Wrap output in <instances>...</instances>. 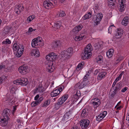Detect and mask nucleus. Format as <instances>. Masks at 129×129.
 Returning <instances> with one entry per match:
<instances>
[{
	"mask_svg": "<svg viewBox=\"0 0 129 129\" xmlns=\"http://www.w3.org/2000/svg\"><path fill=\"white\" fill-rule=\"evenodd\" d=\"M73 53L72 48L71 47H70L66 50L62 51L61 53V55L62 57L69 58L72 56Z\"/></svg>",
	"mask_w": 129,
	"mask_h": 129,
	"instance_id": "nucleus-4",
	"label": "nucleus"
},
{
	"mask_svg": "<svg viewBox=\"0 0 129 129\" xmlns=\"http://www.w3.org/2000/svg\"><path fill=\"white\" fill-rule=\"evenodd\" d=\"M91 72V71H89L86 73V74L83 77V79L84 80H87L88 79V76L90 74V73Z\"/></svg>",
	"mask_w": 129,
	"mask_h": 129,
	"instance_id": "nucleus-49",
	"label": "nucleus"
},
{
	"mask_svg": "<svg viewBox=\"0 0 129 129\" xmlns=\"http://www.w3.org/2000/svg\"><path fill=\"white\" fill-rule=\"evenodd\" d=\"M66 14L64 12L61 11L58 12L57 14V17H63L65 16Z\"/></svg>",
	"mask_w": 129,
	"mask_h": 129,
	"instance_id": "nucleus-42",
	"label": "nucleus"
},
{
	"mask_svg": "<svg viewBox=\"0 0 129 129\" xmlns=\"http://www.w3.org/2000/svg\"><path fill=\"white\" fill-rule=\"evenodd\" d=\"M60 93L58 89H56L52 91L51 93V96L52 97L56 96L59 94Z\"/></svg>",
	"mask_w": 129,
	"mask_h": 129,
	"instance_id": "nucleus-24",
	"label": "nucleus"
},
{
	"mask_svg": "<svg viewBox=\"0 0 129 129\" xmlns=\"http://www.w3.org/2000/svg\"><path fill=\"white\" fill-rule=\"evenodd\" d=\"M89 84L88 81H80L75 86L78 88L80 89L83 88L85 86Z\"/></svg>",
	"mask_w": 129,
	"mask_h": 129,
	"instance_id": "nucleus-6",
	"label": "nucleus"
},
{
	"mask_svg": "<svg viewBox=\"0 0 129 129\" xmlns=\"http://www.w3.org/2000/svg\"><path fill=\"white\" fill-rule=\"evenodd\" d=\"M93 100L94 101H93V102H101L100 101V100L99 99H98L97 98H94Z\"/></svg>",
	"mask_w": 129,
	"mask_h": 129,
	"instance_id": "nucleus-61",
	"label": "nucleus"
},
{
	"mask_svg": "<svg viewBox=\"0 0 129 129\" xmlns=\"http://www.w3.org/2000/svg\"><path fill=\"white\" fill-rule=\"evenodd\" d=\"M103 60V56L101 55H99L96 58L95 61L97 63H99L102 62Z\"/></svg>",
	"mask_w": 129,
	"mask_h": 129,
	"instance_id": "nucleus-32",
	"label": "nucleus"
},
{
	"mask_svg": "<svg viewBox=\"0 0 129 129\" xmlns=\"http://www.w3.org/2000/svg\"><path fill=\"white\" fill-rule=\"evenodd\" d=\"M24 7L23 6H17L15 9V11L17 14H19L20 12L23 10Z\"/></svg>",
	"mask_w": 129,
	"mask_h": 129,
	"instance_id": "nucleus-19",
	"label": "nucleus"
},
{
	"mask_svg": "<svg viewBox=\"0 0 129 129\" xmlns=\"http://www.w3.org/2000/svg\"><path fill=\"white\" fill-rule=\"evenodd\" d=\"M87 110L86 109H84L83 110L81 114V115L82 117H84L87 116L88 113Z\"/></svg>",
	"mask_w": 129,
	"mask_h": 129,
	"instance_id": "nucleus-44",
	"label": "nucleus"
},
{
	"mask_svg": "<svg viewBox=\"0 0 129 129\" xmlns=\"http://www.w3.org/2000/svg\"><path fill=\"white\" fill-rule=\"evenodd\" d=\"M84 64V63L83 62L79 63L77 66L75 71H79L81 70L83 68Z\"/></svg>",
	"mask_w": 129,
	"mask_h": 129,
	"instance_id": "nucleus-25",
	"label": "nucleus"
},
{
	"mask_svg": "<svg viewBox=\"0 0 129 129\" xmlns=\"http://www.w3.org/2000/svg\"><path fill=\"white\" fill-rule=\"evenodd\" d=\"M53 62L50 61V63H48L47 66V68L49 72H52L55 69V68L53 65Z\"/></svg>",
	"mask_w": 129,
	"mask_h": 129,
	"instance_id": "nucleus-15",
	"label": "nucleus"
},
{
	"mask_svg": "<svg viewBox=\"0 0 129 129\" xmlns=\"http://www.w3.org/2000/svg\"><path fill=\"white\" fill-rule=\"evenodd\" d=\"M103 15L102 13H100L96 15V19L94 20V22L96 25L98 24L100 22L103 17Z\"/></svg>",
	"mask_w": 129,
	"mask_h": 129,
	"instance_id": "nucleus-10",
	"label": "nucleus"
},
{
	"mask_svg": "<svg viewBox=\"0 0 129 129\" xmlns=\"http://www.w3.org/2000/svg\"><path fill=\"white\" fill-rule=\"evenodd\" d=\"M92 50V49L91 44H89L87 45L86 47L84 49V51H87L91 52Z\"/></svg>",
	"mask_w": 129,
	"mask_h": 129,
	"instance_id": "nucleus-33",
	"label": "nucleus"
},
{
	"mask_svg": "<svg viewBox=\"0 0 129 129\" xmlns=\"http://www.w3.org/2000/svg\"><path fill=\"white\" fill-rule=\"evenodd\" d=\"M123 33V30L122 29H117V31L114 37L116 39H119L122 36Z\"/></svg>",
	"mask_w": 129,
	"mask_h": 129,
	"instance_id": "nucleus-12",
	"label": "nucleus"
},
{
	"mask_svg": "<svg viewBox=\"0 0 129 129\" xmlns=\"http://www.w3.org/2000/svg\"><path fill=\"white\" fill-rule=\"evenodd\" d=\"M39 97V94L37 95L35 98V100L36 101L38 100V98Z\"/></svg>",
	"mask_w": 129,
	"mask_h": 129,
	"instance_id": "nucleus-64",
	"label": "nucleus"
},
{
	"mask_svg": "<svg viewBox=\"0 0 129 129\" xmlns=\"http://www.w3.org/2000/svg\"><path fill=\"white\" fill-rule=\"evenodd\" d=\"M99 72V71L98 70L96 69L94 71V74L95 75H96Z\"/></svg>",
	"mask_w": 129,
	"mask_h": 129,
	"instance_id": "nucleus-63",
	"label": "nucleus"
},
{
	"mask_svg": "<svg viewBox=\"0 0 129 129\" xmlns=\"http://www.w3.org/2000/svg\"><path fill=\"white\" fill-rule=\"evenodd\" d=\"M44 45L43 40L41 37H38L33 39L31 41V46L35 48L41 47Z\"/></svg>",
	"mask_w": 129,
	"mask_h": 129,
	"instance_id": "nucleus-1",
	"label": "nucleus"
},
{
	"mask_svg": "<svg viewBox=\"0 0 129 129\" xmlns=\"http://www.w3.org/2000/svg\"><path fill=\"white\" fill-rule=\"evenodd\" d=\"M64 88V86L63 85H61L57 89H58L60 91V92L62 91V90Z\"/></svg>",
	"mask_w": 129,
	"mask_h": 129,
	"instance_id": "nucleus-55",
	"label": "nucleus"
},
{
	"mask_svg": "<svg viewBox=\"0 0 129 129\" xmlns=\"http://www.w3.org/2000/svg\"><path fill=\"white\" fill-rule=\"evenodd\" d=\"M107 73L105 72H102L100 73L98 76V78L99 80H101L104 78L106 77Z\"/></svg>",
	"mask_w": 129,
	"mask_h": 129,
	"instance_id": "nucleus-28",
	"label": "nucleus"
},
{
	"mask_svg": "<svg viewBox=\"0 0 129 129\" xmlns=\"http://www.w3.org/2000/svg\"><path fill=\"white\" fill-rule=\"evenodd\" d=\"M128 89V88L127 87H125L123 88L121 90V91L122 92H124Z\"/></svg>",
	"mask_w": 129,
	"mask_h": 129,
	"instance_id": "nucleus-60",
	"label": "nucleus"
},
{
	"mask_svg": "<svg viewBox=\"0 0 129 129\" xmlns=\"http://www.w3.org/2000/svg\"><path fill=\"white\" fill-rule=\"evenodd\" d=\"M37 102V101L35 102H33L31 104V105L32 107H34L39 105V103Z\"/></svg>",
	"mask_w": 129,
	"mask_h": 129,
	"instance_id": "nucleus-50",
	"label": "nucleus"
},
{
	"mask_svg": "<svg viewBox=\"0 0 129 129\" xmlns=\"http://www.w3.org/2000/svg\"><path fill=\"white\" fill-rule=\"evenodd\" d=\"M72 113V112L71 110L67 112L63 116V120L67 121L70 120Z\"/></svg>",
	"mask_w": 129,
	"mask_h": 129,
	"instance_id": "nucleus-13",
	"label": "nucleus"
},
{
	"mask_svg": "<svg viewBox=\"0 0 129 129\" xmlns=\"http://www.w3.org/2000/svg\"><path fill=\"white\" fill-rule=\"evenodd\" d=\"M13 83L14 84L17 85H20L22 86L26 85L28 83V81H20L18 82V81H13Z\"/></svg>",
	"mask_w": 129,
	"mask_h": 129,
	"instance_id": "nucleus-22",
	"label": "nucleus"
},
{
	"mask_svg": "<svg viewBox=\"0 0 129 129\" xmlns=\"http://www.w3.org/2000/svg\"><path fill=\"white\" fill-rule=\"evenodd\" d=\"M43 97H40L38 100H37V102L39 103V105L40 103L41 102L43 101Z\"/></svg>",
	"mask_w": 129,
	"mask_h": 129,
	"instance_id": "nucleus-53",
	"label": "nucleus"
},
{
	"mask_svg": "<svg viewBox=\"0 0 129 129\" xmlns=\"http://www.w3.org/2000/svg\"><path fill=\"white\" fill-rule=\"evenodd\" d=\"M102 45L101 44H100V42H98V43H96L94 44V46L95 49L96 50H99L101 48Z\"/></svg>",
	"mask_w": 129,
	"mask_h": 129,
	"instance_id": "nucleus-38",
	"label": "nucleus"
},
{
	"mask_svg": "<svg viewBox=\"0 0 129 129\" xmlns=\"http://www.w3.org/2000/svg\"><path fill=\"white\" fill-rule=\"evenodd\" d=\"M82 27V25L80 24L75 27L72 30V31L75 34H76L81 29Z\"/></svg>",
	"mask_w": 129,
	"mask_h": 129,
	"instance_id": "nucleus-23",
	"label": "nucleus"
},
{
	"mask_svg": "<svg viewBox=\"0 0 129 129\" xmlns=\"http://www.w3.org/2000/svg\"><path fill=\"white\" fill-rule=\"evenodd\" d=\"M46 58L47 60L48 61V63H50V61H52L50 53L46 56Z\"/></svg>",
	"mask_w": 129,
	"mask_h": 129,
	"instance_id": "nucleus-43",
	"label": "nucleus"
},
{
	"mask_svg": "<svg viewBox=\"0 0 129 129\" xmlns=\"http://www.w3.org/2000/svg\"><path fill=\"white\" fill-rule=\"evenodd\" d=\"M7 78V77L4 76H2L0 77V81H4L6 80Z\"/></svg>",
	"mask_w": 129,
	"mask_h": 129,
	"instance_id": "nucleus-52",
	"label": "nucleus"
},
{
	"mask_svg": "<svg viewBox=\"0 0 129 129\" xmlns=\"http://www.w3.org/2000/svg\"><path fill=\"white\" fill-rule=\"evenodd\" d=\"M61 23L59 21H57L54 24V26H52V29L53 30L55 31L58 29L60 26Z\"/></svg>",
	"mask_w": 129,
	"mask_h": 129,
	"instance_id": "nucleus-21",
	"label": "nucleus"
},
{
	"mask_svg": "<svg viewBox=\"0 0 129 129\" xmlns=\"http://www.w3.org/2000/svg\"><path fill=\"white\" fill-rule=\"evenodd\" d=\"M101 102H95L92 101L91 103V104L93 107L95 108H96L98 107L100 104Z\"/></svg>",
	"mask_w": 129,
	"mask_h": 129,
	"instance_id": "nucleus-37",
	"label": "nucleus"
},
{
	"mask_svg": "<svg viewBox=\"0 0 129 129\" xmlns=\"http://www.w3.org/2000/svg\"><path fill=\"white\" fill-rule=\"evenodd\" d=\"M73 98L74 99H76L77 100H78L79 98L78 97L76 94L75 93L74 94L73 96Z\"/></svg>",
	"mask_w": 129,
	"mask_h": 129,
	"instance_id": "nucleus-59",
	"label": "nucleus"
},
{
	"mask_svg": "<svg viewBox=\"0 0 129 129\" xmlns=\"http://www.w3.org/2000/svg\"><path fill=\"white\" fill-rule=\"evenodd\" d=\"M68 97V95L67 94L63 95L58 100L57 102L58 104H59V105H61L67 99Z\"/></svg>",
	"mask_w": 129,
	"mask_h": 129,
	"instance_id": "nucleus-14",
	"label": "nucleus"
},
{
	"mask_svg": "<svg viewBox=\"0 0 129 129\" xmlns=\"http://www.w3.org/2000/svg\"><path fill=\"white\" fill-rule=\"evenodd\" d=\"M114 52V50L113 49H110L106 53L107 56L109 58H111L113 55Z\"/></svg>",
	"mask_w": 129,
	"mask_h": 129,
	"instance_id": "nucleus-30",
	"label": "nucleus"
},
{
	"mask_svg": "<svg viewBox=\"0 0 129 129\" xmlns=\"http://www.w3.org/2000/svg\"><path fill=\"white\" fill-rule=\"evenodd\" d=\"M121 86L122 85L120 83H118L116 84V86L113 88V90L110 93L111 98H113L114 95L119 91L121 88Z\"/></svg>",
	"mask_w": 129,
	"mask_h": 129,
	"instance_id": "nucleus-3",
	"label": "nucleus"
},
{
	"mask_svg": "<svg viewBox=\"0 0 129 129\" xmlns=\"http://www.w3.org/2000/svg\"><path fill=\"white\" fill-rule=\"evenodd\" d=\"M11 30V28L8 26H6L4 28L3 33L4 35H7Z\"/></svg>",
	"mask_w": 129,
	"mask_h": 129,
	"instance_id": "nucleus-29",
	"label": "nucleus"
},
{
	"mask_svg": "<svg viewBox=\"0 0 129 129\" xmlns=\"http://www.w3.org/2000/svg\"><path fill=\"white\" fill-rule=\"evenodd\" d=\"M15 88L13 86H11L10 87V91L11 93H13L15 91Z\"/></svg>",
	"mask_w": 129,
	"mask_h": 129,
	"instance_id": "nucleus-51",
	"label": "nucleus"
},
{
	"mask_svg": "<svg viewBox=\"0 0 129 129\" xmlns=\"http://www.w3.org/2000/svg\"><path fill=\"white\" fill-rule=\"evenodd\" d=\"M124 74V72H121V73L119 74V76L116 78L115 81H118L119 80H120Z\"/></svg>",
	"mask_w": 129,
	"mask_h": 129,
	"instance_id": "nucleus-46",
	"label": "nucleus"
},
{
	"mask_svg": "<svg viewBox=\"0 0 129 129\" xmlns=\"http://www.w3.org/2000/svg\"><path fill=\"white\" fill-rule=\"evenodd\" d=\"M122 59V57L120 55H118L116 56V57L114 59V64L115 65L119 63L120 61Z\"/></svg>",
	"mask_w": 129,
	"mask_h": 129,
	"instance_id": "nucleus-31",
	"label": "nucleus"
},
{
	"mask_svg": "<svg viewBox=\"0 0 129 129\" xmlns=\"http://www.w3.org/2000/svg\"><path fill=\"white\" fill-rule=\"evenodd\" d=\"M108 3L109 5L114 6V3L116 1V0H108Z\"/></svg>",
	"mask_w": 129,
	"mask_h": 129,
	"instance_id": "nucleus-48",
	"label": "nucleus"
},
{
	"mask_svg": "<svg viewBox=\"0 0 129 129\" xmlns=\"http://www.w3.org/2000/svg\"><path fill=\"white\" fill-rule=\"evenodd\" d=\"M27 67L24 66L20 67L18 69L19 72L22 75L26 74L28 72Z\"/></svg>",
	"mask_w": 129,
	"mask_h": 129,
	"instance_id": "nucleus-7",
	"label": "nucleus"
},
{
	"mask_svg": "<svg viewBox=\"0 0 129 129\" xmlns=\"http://www.w3.org/2000/svg\"><path fill=\"white\" fill-rule=\"evenodd\" d=\"M128 18L127 17H124L123 19L122 24L125 26H126L128 23Z\"/></svg>",
	"mask_w": 129,
	"mask_h": 129,
	"instance_id": "nucleus-36",
	"label": "nucleus"
},
{
	"mask_svg": "<svg viewBox=\"0 0 129 129\" xmlns=\"http://www.w3.org/2000/svg\"><path fill=\"white\" fill-rule=\"evenodd\" d=\"M104 118L103 116H102L101 114H100L98 115L96 118V120L98 121H100L102 120Z\"/></svg>",
	"mask_w": 129,
	"mask_h": 129,
	"instance_id": "nucleus-47",
	"label": "nucleus"
},
{
	"mask_svg": "<svg viewBox=\"0 0 129 129\" xmlns=\"http://www.w3.org/2000/svg\"><path fill=\"white\" fill-rule=\"evenodd\" d=\"M92 53L87 51H84V52L81 54L82 58L85 59L90 58L92 55Z\"/></svg>",
	"mask_w": 129,
	"mask_h": 129,
	"instance_id": "nucleus-9",
	"label": "nucleus"
},
{
	"mask_svg": "<svg viewBox=\"0 0 129 129\" xmlns=\"http://www.w3.org/2000/svg\"><path fill=\"white\" fill-rule=\"evenodd\" d=\"M91 14L90 12H88L82 17V19L83 20L88 19L91 17Z\"/></svg>",
	"mask_w": 129,
	"mask_h": 129,
	"instance_id": "nucleus-34",
	"label": "nucleus"
},
{
	"mask_svg": "<svg viewBox=\"0 0 129 129\" xmlns=\"http://www.w3.org/2000/svg\"><path fill=\"white\" fill-rule=\"evenodd\" d=\"M107 111H104L103 112V113L102 114H101V115L103 116V117H104L107 114Z\"/></svg>",
	"mask_w": 129,
	"mask_h": 129,
	"instance_id": "nucleus-58",
	"label": "nucleus"
},
{
	"mask_svg": "<svg viewBox=\"0 0 129 129\" xmlns=\"http://www.w3.org/2000/svg\"><path fill=\"white\" fill-rule=\"evenodd\" d=\"M60 105H59L58 103H57L55 104V108L57 109H58L60 107Z\"/></svg>",
	"mask_w": 129,
	"mask_h": 129,
	"instance_id": "nucleus-54",
	"label": "nucleus"
},
{
	"mask_svg": "<svg viewBox=\"0 0 129 129\" xmlns=\"http://www.w3.org/2000/svg\"><path fill=\"white\" fill-rule=\"evenodd\" d=\"M14 51L16 52V55L18 57H20L22 55L24 51V48L22 45L14 43L13 46Z\"/></svg>",
	"mask_w": 129,
	"mask_h": 129,
	"instance_id": "nucleus-2",
	"label": "nucleus"
},
{
	"mask_svg": "<svg viewBox=\"0 0 129 129\" xmlns=\"http://www.w3.org/2000/svg\"><path fill=\"white\" fill-rule=\"evenodd\" d=\"M43 6L46 8L49 9L53 6V4L50 0H46L44 2Z\"/></svg>",
	"mask_w": 129,
	"mask_h": 129,
	"instance_id": "nucleus-11",
	"label": "nucleus"
},
{
	"mask_svg": "<svg viewBox=\"0 0 129 129\" xmlns=\"http://www.w3.org/2000/svg\"><path fill=\"white\" fill-rule=\"evenodd\" d=\"M86 37L85 35L82 34L79 36H76L74 37V39L76 41H79L83 39H84L86 38Z\"/></svg>",
	"mask_w": 129,
	"mask_h": 129,
	"instance_id": "nucleus-27",
	"label": "nucleus"
},
{
	"mask_svg": "<svg viewBox=\"0 0 129 129\" xmlns=\"http://www.w3.org/2000/svg\"><path fill=\"white\" fill-rule=\"evenodd\" d=\"M35 18V16L34 15H31L28 17L27 21L28 23H29Z\"/></svg>",
	"mask_w": 129,
	"mask_h": 129,
	"instance_id": "nucleus-40",
	"label": "nucleus"
},
{
	"mask_svg": "<svg viewBox=\"0 0 129 129\" xmlns=\"http://www.w3.org/2000/svg\"><path fill=\"white\" fill-rule=\"evenodd\" d=\"M115 27L114 25H113L110 26L108 29V33L111 34L112 31H114L115 29Z\"/></svg>",
	"mask_w": 129,
	"mask_h": 129,
	"instance_id": "nucleus-39",
	"label": "nucleus"
},
{
	"mask_svg": "<svg viewBox=\"0 0 129 129\" xmlns=\"http://www.w3.org/2000/svg\"><path fill=\"white\" fill-rule=\"evenodd\" d=\"M61 44V42L59 41L56 40L54 41L52 43L51 45L52 47L54 49L57 47Z\"/></svg>",
	"mask_w": 129,
	"mask_h": 129,
	"instance_id": "nucleus-20",
	"label": "nucleus"
},
{
	"mask_svg": "<svg viewBox=\"0 0 129 129\" xmlns=\"http://www.w3.org/2000/svg\"><path fill=\"white\" fill-rule=\"evenodd\" d=\"M6 68L5 66V65H3V64L1 65L0 66V71L1 70L3 69H4Z\"/></svg>",
	"mask_w": 129,
	"mask_h": 129,
	"instance_id": "nucleus-62",
	"label": "nucleus"
},
{
	"mask_svg": "<svg viewBox=\"0 0 129 129\" xmlns=\"http://www.w3.org/2000/svg\"><path fill=\"white\" fill-rule=\"evenodd\" d=\"M44 88L42 85L41 84H40L39 87L34 90V93H36L37 92V91L40 92H43L44 90L43 89Z\"/></svg>",
	"mask_w": 129,
	"mask_h": 129,
	"instance_id": "nucleus-26",
	"label": "nucleus"
},
{
	"mask_svg": "<svg viewBox=\"0 0 129 129\" xmlns=\"http://www.w3.org/2000/svg\"><path fill=\"white\" fill-rule=\"evenodd\" d=\"M52 61L56 59L58 57V54L54 53H50Z\"/></svg>",
	"mask_w": 129,
	"mask_h": 129,
	"instance_id": "nucleus-35",
	"label": "nucleus"
},
{
	"mask_svg": "<svg viewBox=\"0 0 129 129\" xmlns=\"http://www.w3.org/2000/svg\"><path fill=\"white\" fill-rule=\"evenodd\" d=\"M119 3L120 5V11L122 12L124 9L125 0H119Z\"/></svg>",
	"mask_w": 129,
	"mask_h": 129,
	"instance_id": "nucleus-18",
	"label": "nucleus"
},
{
	"mask_svg": "<svg viewBox=\"0 0 129 129\" xmlns=\"http://www.w3.org/2000/svg\"><path fill=\"white\" fill-rule=\"evenodd\" d=\"M36 30L35 29H33L32 27H30L29 28L28 32L29 33H30L33 31H35Z\"/></svg>",
	"mask_w": 129,
	"mask_h": 129,
	"instance_id": "nucleus-56",
	"label": "nucleus"
},
{
	"mask_svg": "<svg viewBox=\"0 0 129 129\" xmlns=\"http://www.w3.org/2000/svg\"><path fill=\"white\" fill-rule=\"evenodd\" d=\"M9 119H7L4 118L1 119L0 120V124L3 127H4L6 126L8 123V120Z\"/></svg>",
	"mask_w": 129,
	"mask_h": 129,
	"instance_id": "nucleus-17",
	"label": "nucleus"
},
{
	"mask_svg": "<svg viewBox=\"0 0 129 129\" xmlns=\"http://www.w3.org/2000/svg\"><path fill=\"white\" fill-rule=\"evenodd\" d=\"M11 43V41L8 39H7L3 41L2 42V44H10Z\"/></svg>",
	"mask_w": 129,
	"mask_h": 129,
	"instance_id": "nucleus-45",
	"label": "nucleus"
},
{
	"mask_svg": "<svg viewBox=\"0 0 129 129\" xmlns=\"http://www.w3.org/2000/svg\"><path fill=\"white\" fill-rule=\"evenodd\" d=\"M11 112V110L9 109L6 108L3 111L2 115L4 118L7 119H9L10 114Z\"/></svg>",
	"mask_w": 129,
	"mask_h": 129,
	"instance_id": "nucleus-8",
	"label": "nucleus"
},
{
	"mask_svg": "<svg viewBox=\"0 0 129 129\" xmlns=\"http://www.w3.org/2000/svg\"><path fill=\"white\" fill-rule=\"evenodd\" d=\"M50 103V101L49 100H46L43 104H42L41 106L43 107H46Z\"/></svg>",
	"mask_w": 129,
	"mask_h": 129,
	"instance_id": "nucleus-41",
	"label": "nucleus"
},
{
	"mask_svg": "<svg viewBox=\"0 0 129 129\" xmlns=\"http://www.w3.org/2000/svg\"><path fill=\"white\" fill-rule=\"evenodd\" d=\"M80 91L79 90H78L76 93V94L78 97L79 98V97L81 95V94L80 93Z\"/></svg>",
	"mask_w": 129,
	"mask_h": 129,
	"instance_id": "nucleus-57",
	"label": "nucleus"
},
{
	"mask_svg": "<svg viewBox=\"0 0 129 129\" xmlns=\"http://www.w3.org/2000/svg\"><path fill=\"white\" fill-rule=\"evenodd\" d=\"M90 121L87 119H83L80 122V126L82 129H86L89 124Z\"/></svg>",
	"mask_w": 129,
	"mask_h": 129,
	"instance_id": "nucleus-5",
	"label": "nucleus"
},
{
	"mask_svg": "<svg viewBox=\"0 0 129 129\" xmlns=\"http://www.w3.org/2000/svg\"><path fill=\"white\" fill-rule=\"evenodd\" d=\"M31 55L37 57H38L40 56V53L39 50L37 49H33L31 51Z\"/></svg>",
	"mask_w": 129,
	"mask_h": 129,
	"instance_id": "nucleus-16",
	"label": "nucleus"
}]
</instances>
